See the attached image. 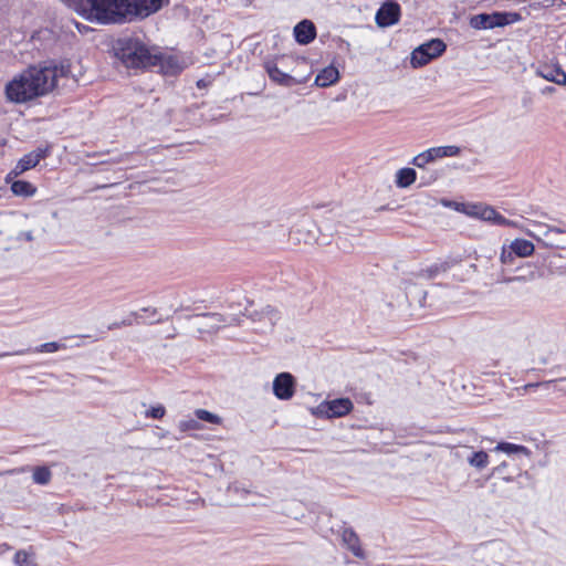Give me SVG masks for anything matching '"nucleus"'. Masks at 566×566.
<instances>
[{"label":"nucleus","instance_id":"nucleus-1","mask_svg":"<svg viewBox=\"0 0 566 566\" xmlns=\"http://www.w3.org/2000/svg\"><path fill=\"white\" fill-rule=\"evenodd\" d=\"M165 0H77L74 9L84 19L101 24L120 21L127 14L147 17Z\"/></svg>","mask_w":566,"mask_h":566},{"label":"nucleus","instance_id":"nucleus-2","mask_svg":"<svg viewBox=\"0 0 566 566\" xmlns=\"http://www.w3.org/2000/svg\"><path fill=\"white\" fill-rule=\"evenodd\" d=\"M52 71L29 67L7 84L6 95L14 103H24L44 95L52 90Z\"/></svg>","mask_w":566,"mask_h":566},{"label":"nucleus","instance_id":"nucleus-3","mask_svg":"<svg viewBox=\"0 0 566 566\" xmlns=\"http://www.w3.org/2000/svg\"><path fill=\"white\" fill-rule=\"evenodd\" d=\"M120 59L127 67H147L157 65L159 54L150 52L142 42L130 40L120 49Z\"/></svg>","mask_w":566,"mask_h":566},{"label":"nucleus","instance_id":"nucleus-4","mask_svg":"<svg viewBox=\"0 0 566 566\" xmlns=\"http://www.w3.org/2000/svg\"><path fill=\"white\" fill-rule=\"evenodd\" d=\"M522 20L517 12L480 13L470 18L469 24L474 30L502 28Z\"/></svg>","mask_w":566,"mask_h":566},{"label":"nucleus","instance_id":"nucleus-5","mask_svg":"<svg viewBox=\"0 0 566 566\" xmlns=\"http://www.w3.org/2000/svg\"><path fill=\"white\" fill-rule=\"evenodd\" d=\"M447 50L446 43L440 39H432L417 46L411 52L410 63L418 69L442 55Z\"/></svg>","mask_w":566,"mask_h":566},{"label":"nucleus","instance_id":"nucleus-6","mask_svg":"<svg viewBox=\"0 0 566 566\" xmlns=\"http://www.w3.org/2000/svg\"><path fill=\"white\" fill-rule=\"evenodd\" d=\"M49 148L48 147H38L33 151L24 155L12 169V171L7 176V181L10 180L11 176H19L24 171L34 168L42 159L48 157Z\"/></svg>","mask_w":566,"mask_h":566},{"label":"nucleus","instance_id":"nucleus-7","mask_svg":"<svg viewBox=\"0 0 566 566\" xmlns=\"http://www.w3.org/2000/svg\"><path fill=\"white\" fill-rule=\"evenodd\" d=\"M296 381L292 374L280 373L273 380V394L280 400H290L295 394Z\"/></svg>","mask_w":566,"mask_h":566},{"label":"nucleus","instance_id":"nucleus-8","mask_svg":"<svg viewBox=\"0 0 566 566\" xmlns=\"http://www.w3.org/2000/svg\"><path fill=\"white\" fill-rule=\"evenodd\" d=\"M400 18V6L391 0L386 1L376 12V23L379 28H388L396 24Z\"/></svg>","mask_w":566,"mask_h":566},{"label":"nucleus","instance_id":"nucleus-9","mask_svg":"<svg viewBox=\"0 0 566 566\" xmlns=\"http://www.w3.org/2000/svg\"><path fill=\"white\" fill-rule=\"evenodd\" d=\"M535 74L558 85L566 84V73L557 64H541L536 67Z\"/></svg>","mask_w":566,"mask_h":566},{"label":"nucleus","instance_id":"nucleus-10","mask_svg":"<svg viewBox=\"0 0 566 566\" xmlns=\"http://www.w3.org/2000/svg\"><path fill=\"white\" fill-rule=\"evenodd\" d=\"M342 542L355 557L360 559L366 558V553L361 548L360 539L353 528H344L342 531Z\"/></svg>","mask_w":566,"mask_h":566},{"label":"nucleus","instance_id":"nucleus-11","mask_svg":"<svg viewBox=\"0 0 566 566\" xmlns=\"http://www.w3.org/2000/svg\"><path fill=\"white\" fill-rule=\"evenodd\" d=\"M294 36L297 43L306 45L316 36V28L310 20H303L294 27Z\"/></svg>","mask_w":566,"mask_h":566},{"label":"nucleus","instance_id":"nucleus-12","mask_svg":"<svg viewBox=\"0 0 566 566\" xmlns=\"http://www.w3.org/2000/svg\"><path fill=\"white\" fill-rule=\"evenodd\" d=\"M353 402L348 398H338L326 402V413L328 417H343L353 409Z\"/></svg>","mask_w":566,"mask_h":566},{"label":"nucleus","instance_id":"nucleus-13","mask_svg":"<svg viewBox=\"0 0 566 566\" xmlns=\"http://www.w3.org/2000/svg\"><path fill=\"white\" fill-rule=\"evenodd\" d=\"M339 80V72L334 65L324 67L315 77V84L319 87H328Z\"/></svg>","mask_w":566,"mask_h":566},{"label":"nucleus","instance_id":"nucleus-14","mask_svg":"<svg viewBox=\"0 0 566 566\" xmlns=\"http://www.w3.org/2000/svg\"><path fill=\"white\" fill-rule=\"evenodd\" d=\"M534 226L543 229L542 234L547 239V241H544V244L546 247L551 248H564V244L555 242L552 238L553 234H560L566 233V229L559 228V227H553L548 224H544L541 222H533Z\"/></svg>","mask_w":566,"mask_h":566},{"label":"nucleus","instance_id":"nucleus-15","mask_svg":"<svg viewBox=\"0 0 566 566\" xmlns=\"http://www.w3.org/2000/svg\"><path fill=\"white\" fill-rule=\"evenodd\" d=\"M157 65H160L165 74L175 75L182 70V64L176 56L172 55H161L159 54V60Z\"/></svg>","mask_w":566,"mask_h":566},{"label":"nucleus","instance_id":"nucleus-16","mask_svg":"<svg viewBox=\"0 0 566 566\" xmlns=\"http://www.w3.org/2000/svg\"><path fill=\"white\" fill-rule=\"evenodd\" d=\"M265 70L270 76V78L281 85L290 86L294 83V80L291 75L282 72L275 64L268 62L265 64Z\"/></svg>","mask_w":566,"mask_h":566},{"label":"nucleus","instance_id":"nucleus-17","mask_svg":"<svg viewBox=\"0 0 566 566\" xmlns=\"http://www.w3.org/2000/svg\"><path fill=\"white\" fill-rule=\"evenodd\" d=\"M14 196L30 198L36 193V187L27 180H15L11 184Z\"/></svg>","mask_w":566,"mask_h":566},{"label":"nucleus","instance_id":"nucleus-18","mask_svg":"<svg viewBox=\"0 0 566 566\" xmlns=\"http://www.w3.org/2000/svg\"><path fill=\"white\" fill-rule=\"evenodd\" d=\"M428 155L431 156L432 160H437L444 157H454L458 156L461 151V148L454 145L450 146H439L427 149Z\"/></svg>","mask_w":566,"mask_h":566},{"label":"nucleus","instance_id":"nucleus-19","mask_svg":"<svg viewBox=\"0 0 566 566\" xmlns=\"http://www.w3.org/2000/svg\"><path fill=\"white\" fill-rule=\"evenodd\" d=\"M450 269L448 262L433 263L424 269H421L418 273V277L431 280L438 276L440 273H446Z\"/></svg>","mask_w":566,"mask_h":566},{"label":"nucleus","instance_id":"nucleus-20","mask_svg":"<svg viewBox=\"0 0 566 566\" xmlns=\"http://www.w3.org/2000/svg\"><path fill=\"white\" fill-rule=\"evenodd\" d=\"M417 178L416 170L412 168H401L396 172V186L398 188H408Z\"/></svg>","mask_w":566,"mask_h":566},{"label":"nucleus","instance_id":"nucleus-21","mask_svg":"<svg viewBox=\"0 0 566 566\" xmlns=\"http://www.w3.org/2000/svg\"><path fill=\"white\" fill-rule=\"evenodd\" d=\"M511 248L516 256L526 258L534 253V244L525 239H515L511 242Z\"/></svg>","mask_w":566,"mask_h":566},{"label":"nucleus","instance_id":"nucleus-22","mask_svg":"<svg viewBox=\"0 0 566 566\" xmlns=\"http://www.w3.org/2000/svg\"><path fill=\"white\" fill-rule=\"evenodd\" d=\"M480 219L484 221L492 222L493 224L499 226V223H507L506 218L500 214L493 207L482 205V210L480 213Z\"/></svg>","mask_w":566,"mask_h":566},{"label":"nucleus","instance_id":"nucleus-23","mask_svg":"<svg viewBox=\"0 0 566 566\" xmlns=\"http://www.w3.org/2000/svg\"><path fill=\"white\" fill-rule=\"evenodd\" d=\"M494 451H496V452H504L506 454H514V453H522V454H525V455L530 454V450L526 447L520 446V444L510 443V442H500V443H497L496 447L494 448Z\"/></svg>","mask_w":566,"mask_h":566},{"label":"nucleus","instance_id":"nucleus-24","mask_svg":"<svg viewBox=\"0 0 566 566\" xmlns=\"http://www.w3.org/2000/svg\"><path fill=\"white\" fill-rule=\"evenodd\" d=\"M41 70H49L52 71L53 76L51 78L52 82V88L56 85L60 77H67L70 74V65L62 63L60 65L54 66H44L41 67Z\"/></svg>","mask_w":566,"mask_h":566},{"label":"nucleus","instance_id":"nucleus-25","mask_svg":"<svg viewBox=\"0 0 566 566\" xmlns=\"http://www.w3.org/2000/svg\"><path fill=\"white\" fill-rule=\"evenodd\" d=\"M468 462L471 467L482 470L489 464V455L485 451L473 452L472 455L468 458Z\"/></svg>","mask_w":566,"mask_h":566},{"label":"nucleus","instance_id":"nucleus-26","mask_svg":"<svg viewBox=\"0 0 566 566\" xmlns=\"http://www.w3.org/2000/svg\"><path fill=\"white\" fill-rule=\"evenodd\" d=\"M32 478L34 483L45 485L51 481L52 473L46 467H38L34 469Z\"/></svg>","mask_w":566,"mask_h":566},{"label":"nucleus","instance_id":"nucleus-27","mask_svg":"<svg viewBox=\"0 0 566 566\" xmlns=\"http://www.w3.org/2000/svg\"><path fill=\"white\" fill-rule=\"evenodd\" d=\"M195 416L198 420L206 421V422L213 423V424H220L222 421V419L218 415L212 413L206 409H196Z\"/></svg>","mask_w":566,"mask_h":566},{"label":"nucleus","instance_id":"nucleus-28","mask_svg":"<svg viewBox=\"0 0 566 566\" xmlns=\"http://www.w3.org/2000/svg\"><path fill=\"white\" fill-rule=\"evenodd\" d=\"M178 429L181 432H187V431H193V430H201L202 426L197 418L196 419L187 418V419H182L179 421Z\"/></svg>","mask_w":566,"mask_h":566},{"label":"nucleus","instance_id":"nucleus-29","mask_svg":"<svg viewBox=\"0 0 566 566\" xmlns=\"http://www.w3.org/2000/svg\"><path fill=\"white\" fill-rule=\"evenodd\" d=\"M13 562L15 566H34L32 554L25 551H18L14 554Z\"/></svg>","mask_w":566,"mask_h":566},{"label":"nucleus","instance_id":"nucleus-30","mask_svg":"<svg viewBox=\"0 0 566 566\" xmlns=\"http://www.w3.org/2000/svg\"><path fill=\"white\" fill-rule=\"evenodd\" d=\"M65 345L57 342H49L41 344L40 346L32 349L34 353H55L60 349H64Z\"/></svg>","mask_w":566,"mask_h":566},{"label":"nucleus","instance_id":"nucleus-31","mask_svg":"<svg viewBox=\"0 0 566 566\" xmlns=\"http://www.w3.org/2000/svg\"><path fill=\"white\" fill-rule=\"evenodd\" d=\"M432 158L431 156L428 155V150H424L420 154H418L417 156L413 157L412 159V165H415L416 167L418 168H424V166L429 163H432Z\"/></svg>","mask_w":566,"mask_h":566},{"label":"nucleus","instance_id":"nucleus-32","mask_svg":"<svg viewBox=\"0 0 566 566\" xmlns=\"http://www.w3.org/2000/svg\"><path fill=\"white\" fill-rule=\"evenodd\" d=\"M515 252L512 250L511 244L503 247L500 255V260L503 264H512L514 262Z\"/></svg>","mask_w":566,"mask_h":566},{"label":"nucleus","instance_id":"nucleus-33","mask_svg":"<svg viewBox=\"0 0 566 566\" xmlns=\"http://www.w3.org/2000/svg\"><path fill=\"white\" fill-rule=\"evenodd\" d=\"M142 319H144V315L140 314V312H132L126 318L122 321V326H130L134 324V322L139 324Z\"/></svg>","mask_w":566,"mask_h":566},{"label":"nucleus","instance_id":"nucleus-34","mask_svg":"<svg viewBox=\"0 0 566 566\" xmlns=\"http://www.w3.org/2000/svg\"><path fill=\"white\" fill-rule=\"evenodd\" d=\"M165 412H166L165 408L159 405V406H156V407H153L151 409H149L146 412V416L154 418V419H160L165 416Z\"/></svg>","mask_w":566,"mask_h":566},{"label":"nucleus","instance_id":"nucleus-35","mask_svg":"<svg viewBox=\"0 0 566 566\" xmlns=\"http://www.w3.org/2000/svg\"><path fill=\"white\" fill-rule=\"evenodd\" d=\"M535 277H536L535 272H531V274L527 277L526 276H512V277L505 279L504 281L507 282V283H512V282H526V281H532Z\"/></svg>","mask_w":566,"mask_h":566},{"label":"nucleus","instance_id":"nucleus-36","mask_svg":"<svg viewBox=\"0 0 566 566\" xmlns=\"http://www.w3.org/2000/svg\"><path fill=\"white\" fill-rule=\"evenodd\" d=\"M481 210H482V205H473V206L469 207V209L467 210V213L471 217H475V218L480 219Z\"/></svg>","mask_w":566,"mask_h":566},{"label":"nucleus","instance_id":"nucleus-37","mask_svg":"<svg viewBox=\"0 0 566 566\" xmlns=\"http://www.w3.org/2000/svg\"><path fill=\"white\" fill-rule=\"evenodd\" d=\"M506 468H507V462L504 461L501 464H499L497 467L493 468L492 475L493 476H502L503 472Z\"/></svg>","mask_w":566,"mask_h":566},{"label":"nucleus","instance_id":"nucleus-38","mask_svg":"<svg viewBox=\"0 0 566 566\" xmlns=\"http://www.w3.org/2000/svg\"><path fill=\"white\" fill-rule=\"evenodd\" d=\"M556 380H546V381H542V382H536V384H528L525 386V389H532V388H535V387H545V388H548L552 384H554Z\"/></svg>","mask_w":566,"mask_h":566},{"label":"nucleus","instance_id":"nucleus-39","mask_svg":"<svg viewBox=\"0 0 566 566\" xmlns=\"http://www.w3.org/2000/svg\"><path fill=\"white\" fill-rule=\"evenodd\" d=\"M140 314L146 313L147 316L154 317L157 314V310L155 307H144L140 311Z\"/></svg>","mask_w":566,"mask_h":566},{"label":"nucleus","instance_id":"nucleus-40","mask_svg":"<svg viewBox=\"0 0 566 566\" xmlns=\"http://www.w3.org/2000/svg\"><path fill=\"white\" fill-rule=\"evenodd\" d=\"M266 313H268V315H269L270 324H271V325H273V322H274V319H275V318H276V316H277V315H276V312H275L272 307L268 306V308H266Z\"/></svg>","mask_w":566,"mask_h":566},{"label":"nucleus","instance_id":"nucleus-41","mask_svg":"<svg viewBox=\"0 0 566 566\" xmlns=\"http://www.w3.org/2000/svg\"><path fill=\"white\" fill-rule=\"evenodd\" d=\"M303 229H304V227H302V229H297V230L293 231L291 233V239L300 243L301 242L300 234L302 233Z\"/></svg>","mask_w":566,"mask_h":566},{"label":"nucleus","instance_id":"nucleus-42","mask_svg":"<svg viewBox=\"0 0 566 566\" xmlns=\"http://www.w3.org/2000/svg\"><path fill=\"white\" fill-rule=\"evenodd\" d=\"M506 222H507V223H499V226H502V227H514V228H520V226L517 224V222H515V221H513V220L506 219Z\"/></svg>","mask_w":566,"mask_h":566},{"label":"nucleus","instance_id":"nucleus-43","mask_svg":"<svg viewBox=\"0 0 566 566\" xmlns=\"http://www.w3.org/2000/svg\"><path fill=\"white\" fill-rule=\"evenodd\" d=\"M554 92H555V88L553 86H547L543 91L544 94H551V93H554Z\"/></svg>","mask_w":566,"mask_h":566},{"label":"nucleus","instance_id":"nucleus-44","mask_svg":"<svg viewBox=\"0 0 566 566\" xmlns=\"http://www.w3.org/2000/svg\"><path fill=\"white\" fill-rule=\"evenodd\" d=\"M122 327V321L120 322H115L113 323L111 326H109V329H113V328H119Z\"/></svg>","mask_w":566,"mask_h":566},{"label":"nucleus","instance_id":"nucleus-45","mask_svg":"<svg viewBox=\"0 0 566 566\" xmlns=\"http://www.w3.org/2000/svg\"><path fill=\"white\" fill-rule=\"evenodd\" d=\"M500 478H501L503 481H505V482H513V481H514V479H513L512 476H504V475H502V476H500Z\"/></svg>","mask_w":566,"mask_h":566},{"label":"nucleus","instance_id":"nucleus-46","mask_svg":"<svg viewBox=\"0 0 566 566\" xmlns=\"http://www.w3.org/2000/svg\"><path fill=\"white\" fill-rule=\"evenodd\" d=\"M29 350H30V349L17 350V352H14L13 354H15V355H23V354L28 353Z\"/></svg>","mask_w":566,"mask_h":566},{"label":"nucleus","instance_id":"nucleus-47","mask_svg":"<svg viewBox=\"0 0 566 566\" xmlns=\"http://www.w3.org/2000/svg\"><path fill=\"white\" fill-rule=\"evenodd\" d=\"M525 232H526V234H527V235L533 237V238H535V239H537V240H541V239H539L537 235H535L533 232H531V231H525Z\"/></svg>","mask_w":566,"mask_h":566},{"label":"nucleus","instance_id":"nucleus-48","mask_svg":"<svg viewBox=\"0 0 566 566\" xmlns=\"http://www.w3.org/2000/svg\"><path fill=\"white\" fill-rule=\"evenodd\" d=\"M9 355H10V353H0V358L7 357Z\"/></svg>","mask_w":566,"mask_h":566},{"label":"nucleus","instance_id":"nucleus-49","mask_svg":"<svg viewBox=\"0 0 566 566\" xmlns=\"http://www.w3.org/2000/svg\"><path fill=\"white\" fill-rule=\"evenodd\" d=\"M488 566H504L503 564H500V563H493L491 565H488Z\"/></svg>","mask_w":566,"mask_h":566},{"label":"nucleus","instance_id":"nucleus-50","mask_svg":"<svg viewBox=\"0 0 566 566\" xmlns=\"http://www.w3.org/2000/svg\"><path fill=\"white\" fill-rule=\"evenodd\" d=\"M27 239H28V240H32V234H31V232H29V233L27 234Z\"/></svg>","mask_w":566,"mask_h":566},{"label":"nucleus","instance_id":"nucleus-51","mask_svg":"<svg viewBox=\"0 0 566 566\" xmlns=\"http://www.w3.org/2000/svg\"><path fill=\"white\" fill-rule=\"evenodd\" d=\"M161 322V318H157L155 321H151L150 323H160Z\"/></svg>","mask_w":566,"mask_h":566},{"label":"nucleus","instance_id":"nucleus-52","mask_svg":"<svg viewBox=\"0 0 566 566\" xmlns=\"http://www.w3.org/2000/svg\"><path fill=\"white\" fill-rule=\"evenodd\" d=\"M310 239H311V238H305V239H304V242H305V243H308V242H310Z\"/></svg>","mask_w":566,"mask_h":566},{"label":"nucleus","instance_id":"nucleus-53","mask_svg":"<svg viewBox=\"0 0 566 566\" xmlns=\"http://www.w3.org/2000/svg\"><path fill=\"white\" fill-rule=\"evenodd\" d=\"M560 390H562V391H564V392L566 394V388H564V389H560Z\"/></svg>","mask_w":566,"mask_h":566}]
</instances>
